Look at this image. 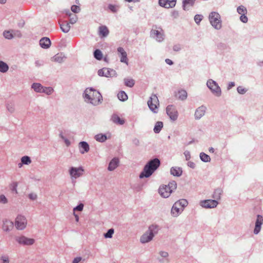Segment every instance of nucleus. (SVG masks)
I'll return each mask as SVG.
<instances>
[{"mask_svg":"<svg viewBox=\"0 0 263 263\" xmlns=\"http://www.w3.org/2000/svg\"><path fill=\"white\" fill-rule=\"evenodd\" d=\"M85 101L93 105H98L102 101V96L101 93L92 88H87L84 93Z\"/></svg>","mask_w":263,"mask_h":263,"instance_id":"1","label":"nucleus"},{"mask_svg":"<svg viewBox=\"0 0 263 263\" xmlns=\"http://www.w3.org/2000/svg\"><path fill=\"white\" fill-rule=\"evenodd\" d=\"M160 164L158 159L151 160L145 166L143 172L140 175V178L148 177L159 166Z\"/></svg>","mask_w":263,"mask_h":263,"instance_id":"2","label":"nucleus"},{"mask_svg":"<svg viewBox=\"0 0 263 263\" xmlns=\"http://www.w3.org/2000/svg\"><path fill=\"white\" fill-rule=\"evenodd\" d=\"M177 188V183L173 181L168 183L167 185H162L159 187V193L164 198L168 197Z\"/></svg>","mask_w":263,"mask_h":263,"instance_id":"3","label":"nucleus"},{"mask_svg":"<svg viewBox=\"0 0 263 263\" xmlns=\"http://www.w3.org/2000/svg\"><path fill=\"white\" fill-rule=\"evenodd\" d=\"M158 228L156 225H152L149 227L148 230L141 237L140 241L142 243H146L151 241L154 234L157 233Z\"/></svg>","mask_w":263,"mask_h":263,"instance_id":"4","label":"nucleus"},{"mask_svg":"<svg viewBox=\"0 0 263 263\" xmlns=\"http://www.w3.org/2000/svg\"><path fill=\"white\" fill-rule=\"evenodd\" d=\"M211 24L216 29H219L221 27V22L220 15L215 12H211L209 15Z\"/></svg>","mask_w":263,"mask_h":263,"instance_id":"5","label":"nucleus"},{"mask_svg":"<svg viewBox=\"0 0 263 263\" xmlns=\"http://www.w3.org/2000/svg\"><path fill=\"white\" fill-rule=\"evenodd\" d=\"M27 224V220L25 216L18 215L16 217L15 221V226L17 230H24L26 227Z\"/></svg>","mask_w":263,"mask_h":263,"instance_id":"6","label":"nucleus"},{"mask_svg":"<svg viewBox=\"0 0 263 263\" xmlns=\"http://www.w3.org/2000/svg\"><path fill=\"white\" fill-rule=\"evenodd\" d=\"M147 104L151 109L154 112H157V110L158 108V106L159 105V100L155 95H153L151 98L147 102Z\"/></svg>","mask_w":263,"mask_h":263,"instance_id":"7","label":"nucleus"},{"mask_svg":"<svg viewBox=\"0 0 263 263\" xmlns=\"http://www.w3.org/2000/svg\"><path fill=\"white\" fill-rule=\"evenodd\" d=\"M206 84L209 89L211 90L215 96H219L221 95L220 88L215 81L210 80L208 81Z\"/></svg>","mask_w":263,"mask_h":263,"instance_id":"8","label":"nucleus"},{"mask_svg":"<svg viewBox=\"0 0 263 263\" xmlns=\"http://www.w3.org/2000/svg\"><path fill=\"white\" fill-rule=\"evenodd\" d=\"M151 35L159 42L163 40V32L161 28L157 27L153 28L151 30Z\"/></svg>","mask_w":263,"mask_h":263,"instance_id":"9","label":"nucleus"},{"mask_svg":"<svg viewBox=\"0 0 263 263\" xmlns=\"http://www.w3.org/2000/svg\"><path fill=\"white\" fill-rule=\"evenodd\" d=\"M15 240L19 244L24 246L32 245L35 242L34 239L27 238L24 236L16 237Z\"/></svg>","mask_w":263,"mask_h":263,"instance_id":"10","label":"nucleus"},{"mask_svg":"<svg viewBox=\"0 0 263 263\" xmlns=\"http://www.w3.org/2000/svg\"><path fill=\"white\" fill-rule=\"evenodd\" d=\"M84 172L82 166L79 167H71L69 170V174L71 177L77 178L81 176Z\"/></svg>","mask_w":263,"mask_h":263,"instance_id":"11","label":"nucleus"},{"mask_svg":"<svg viewBox=\"0 0 263 263\" xmlns=\"http://www.w3.org/2000/svg\"><path fill=\"white\" fill-rule=\"evenodd\" d=\"M166 113L171 120L173 121L177 120L178 113L175 107L173 105H168L166 107Z\"/></svg>","mask_w":263,"mask_h":263,"instance_id":"12","label":"nucleus"},{"mask_svg":"<svg viewBox=\"0 0 263 263\" xmlns=\"http://www.w3.org/2000/svg\"><path fill=\"white\" fill-rule=\"evenodd\" d=\"M200 204L205 208H214L216 207L218 202L216 200H205L200 201Z\"/></svg>","mask_w":263,"mask_h":263,"instance_id":"13","label":"nucleus"},{"mask_svg":"<svg viewBox=\"0 0 263 263\" xmlns=\"http://www.w3.org/2000/svg\"><path fill=\"white\" fill-rule=\"evenodd\" d=\"M13 227L14 223L12 221L8 219H5L3 221L2 228L4 231L9 232L13 229Z\"/></svg>","mask_w":263,"mask_h":263,"instance_id":"14","label":"nucleus"},{"mask_svg":"<svg viewBox=\"0 0 263 263\" xmlns=\"http://www.w3.org/2000/svg\"><path fill=\"white\" fill-rule=\"evenodd\" d=\"M159 3L165 8H173L176 5V0H159Z\"/></svg>","mask_w":263,"mask_h":263,"instance_id":"15","label":"nucleus"},{"mask_svg":"<svg viewBox=\"0 0 263 263\" xmlns=\"http://www.w3.org/2000/svg\"><path fill=\"white\" fill-rule=\"evenodd\" d=\"M115 73L113 69L106 68L99 69L98 71V75L101 77H110Z\"/></svg>","mask_w":263,"mask_h":263,"instance_id":"16","label":"nucleus"},{"mask_svg":"<svg viewBox=\"0 0 263 263\" xmlns=\"http://www.w3.org/2000/svg\"><path fill=\"white\" fill-rule=\"evenodd\" d=\"M263 222V218L261 216L258 215L256 221L255 223V227L254 230V233L255 234H257L261 229V226L262 225Z\"/></svg>","mask_w":263,"mask_h":263,"instance_id":"17","label":"nucleus"},{"mask_svg":"<svg viewBox=\"0 0 263 263\" xmlns=\"http://www.w3.org/2000/svg\"><path fill=\"white\" fill-rule=\"evenodd\" d=\"M119 160L117 158H114L109 162L108 170L112 171L115 170L119 165Z\"/></svg>","mask_w":263,"mask_h":263,"instance_id":"18","label":"nucleus"},{"mask_svg":"<svg viewBox=\"0 0 263 263\" xmlns=\"http://www.w3.org/2000/svg\"><path fill=\"white\" fill-rule=\"evenodd\" d=\"M183 208L179 205L178 203L175 202L172 208V213L174 216H177L183 211Z\"/></svg>","mask_w":263,"mask_h":263,"instance_id":"19","label":"nucleus"},{"mask_svg":"<svg viewBox=\"0 0 263 263\" xmlns=\"http://www.w3.org/2000/svg\"><path fill=\"white\" fill-rule=\"evenodd\" d=\"M40 45L41 47L47 49L50 47L51 45V41L48 37H44L40 40Z\"/></svg>","mask_w":263,"mask_h":263,"instance_id":"20","label":"nucleus"},{"mask_svg":"<svg viewBox=\"0 0 263 263\" xmlns=\"http://www.w3.org/2000/svg\"><path fill=\"white\" fill-rule=\"evenodd\" d=\"M80 152L83 154L87 153L89 151V146L88 144L85 141H82L79 143Z\"/></svg>","mask_w":263,"mask_h":263,"instance_id":"21","label":"nucleus"},{"mask_svg":"<svg viewBox=\"0 0 263 263\" xmlns=\"http://www.w3.org/2000/svg\"><path fill=\"white\" fill-rule=\"evenodd\" d=\"M59 24L60 28L63 32L67 33L69 32L71 27L67 22L64 21L62 23L59 22Z\"/></svg>","mask_w":263,"mask_h":263,"instance_id":"22","label":"nucleus"},{"mask_svg":"<svg viewBox=\"0 0 263 263\" xmlns=\"http://www.w3.org/2000/svg\"><path fill=\"white\" fill-rule=\"evenodd\" d=\"M118 52L120 54L121 62L127 63V54L122 47H118L117 49Z\"/></svg>","mask_w":263,"mask_h":263,"instance_id":"23","label":"nucleus"},{"mask_svg":"<svg viewBox=\"0 0 263 263\" xmlns=\"http://www.w3.org/2000/svg\"><path fill=\"white\" fill-rule=\"evenodd\" d=\"M111 120L115 124L123 125L125 121L123 119H121L117 114H113L111 118Z\"/></svg>","mask_w":263,"mask_h":263,"instance_id":"24","label":"nucleus"},{"mask_svg":"<svg viewBox=\"0 0 263 263\" xmlns=\"http://www.w3.org/2000/svg\"><path fill=\"white\" fill-rule=\"evenodd\" d=\"M205 107L204 106H201L199 107L195 111V116L196 119H200L205 114Z\"/></svg>","mask_w":263,"mask_h":263,"instance_id":"25","label":"nucleus"},{"mask_svg":"<svg viewBox=\"0 0 263 263\" xmlns=\"http://www.w3.org/2000/svg\"><path fill=\"white\" fill-rule=\"evenodd\" d=\"M171 173L173 176L179 177L181 175L182 171L181 168L179 167H172L171 169Z\"/></svg>","mask_w":263,"mask_h":263,"instance_id":"26","label":"nucleus"},{"mask_svg":"<svg viewBox=\"0 0 263 263\" xmlns=\"http://www.w3.org/2000/svg\"><path fill=\"white\" fill-rule=\"evenodd\" d=\"M99 35L103 37L107 36L109 34V30L105 26H101L99 28Z\"/></svg>","mask_w":263,"mask_h":263,"instance_id":"27","label":"nucleus"},{"mask_svg":"<svg viewBox=\"0 0 263 263\" xmlns=\"http://www.w3.org/2000/svg\"><path fill=\"white\" fill-rule=\"evenodd\" d=\"M64 58L62 53H59L52 58V61L61 63L63 61Z\"/></svg>","mask_w":263,"mask_h":263,"instance_id":"28","label":"nucleus"},{"mask_svg":"<svg viewBox=\"0 0 263 263\" xmlns=\"http://www.w3.org/2000/svg\"><path fill=\"white\" fill-rule=\"evenodd\" d=\"M7 110L11 114L14 112L15 110V104L12 102H8L6 104Z\"/></svg>","mask_w":263,"mask_h":263,"instance_id":"29","label":"nucleus"},{"mask_svg":"<svg viewBox=\"0 0 263 263\" xmlns=\"http://www.w3.org/2000/svg\"><path fill=\"white\" fill-rule=\"evenodd\" d=\"M32 88L34 89V90L37 92H42L43 90V87L40 83H34L32 85Z\"/></svg>","mask_w":263,"mask_h":263,"instance_id":"30","label":"nucleus"},{"mask_svg":"<svg viewBox=\"0 0 263 263\" xmlns=\"http://www.w3.org/2000/svg\"><path fill=\"white\" fill-rule=\"evenodd\" d=\"M176 96L179 99L183 100L187 98V92L184 90H181L178 92Z\"/></svg>","mask_w":263,"mask_h":263,"instance_id":"31","label":"nucleus"},{"mask_svg":"<svg viewBox=\"0 0 263 263\" xmlns=\"http://www.w3.org/2000/svg\"><path fill=\"white\" fill-rule=\"evenodd\" d=\"M163 124L162 122L158 121L156 122L154 128V131L155 133H159L162 128Z\"/></svg>","mask_w":263,"mask_h":263,"instance_id":"32","label":"nucleus"},{"mask_svg":"<svg viewBox=\"0 0 263 263\" xmlns=\"http://www.w3.org/2000/svg\"><path fill=\"white\" fill-rule=\"evenodd\" d=\"M70 17L69 22L71 24L76 23L78 20V17L76 14L71 13L69 11L66 13Z\"/></svg>","mask_w":263,"mask_h":263,"instance_id":"33","label":"nucleus"},{"mask_svg":"<svg viewBox=\"0 0 263 263\" xmlns=\"http://www.w3.org/2000/svg\"><path fill=\"white\" fill-rule=\"evenodd\" d=\"M9 69L8 65L2 61H0V72L5 73Z\"/></svg>","mask_w":263,"mask_h":263,"instance_id":"34","label":"nucleus"},{"mask_svg":"<svg viewBox=\"0 0 263 263\" xmlns=\"http://www.w3.org/2000/svg\"><path fill=\"white\" fill-rule=\"evenodd\" d=\"M117 96L119 100L121 101H125L128 99L127 95L124 91H120Z\"/></svg>","mask_w":263,"mask_h":263,"instance_id":"35","label":"nucleus"},{"mask_svg":"<svg viewBox=\"0 0 263 263\" xmlns=\"http://www.w3.org/2000/svg\"><path fill=\"white\" fill-rule=\"evenodd\" d=\"M95 139L97 141H99L100 142H103L106 140L107 137H106V135L100 134H98V135H96Z\"/></svg>","mask_w":263,"mask_h":263,"instance_id":"36","label":"nucleus"},{"mask_svg":"<svg viewBox=\"0 0 263 263\" xmlns=\"http://www.w3.org/2000/svg\"><path fill=\"white\" fill-rule=\"evenodd\" d=\"M222 193V190L221 189H217L215 190L214 192V194L213 195V198L216 200L220 199V196H221Z\"/></svg>","mask_w":263,"mask_h":263,"instance_id":"37","label":"nucleus"},{"mask_svg":"<svg viewBox=\"0 0 263 263\" xmlns=\"http://www.w3.org/2000/svg\"><path fill=\"white\" fill-rule=\"evenodd\" d=\"M21 162L23 164L28 165L31 163V160L29 156H25L22 157Z\"/></svg>","mask_w":263,"mask_h":263,"instance_id":"38","label":"nucleus"},{"mask_svg":"<svg viewBox=\"0 0 263 263\" xmlns=\"http://www.w3.org/2000/svg\"><path fill=\"white\" fill-rule=\"evenodd\" d=\"M237 12L240 15L247 14V10L243 6H240L237 9Z\"/></svg>","mask_w":263,"mask_h":263,"instance_id":"39","label":"nucleus"},{"mask_svg":"<svg viewBox=\"0 0 263 263\" xmlns=\"http://www.w3.org/2000/svg\"><path fill=\"white\" fill-rule=\"evenodd\" d=\"M95 58L98 60H100L102 59V53L99 49H96L93 53Z\"/></svg>","mask_w":263,"mask_h":263,"instance_id":"40","label":"nucleus"},{"mask_svg":"<svg viewBox=\"0 0 263 263\" xmlns=\"http://www.w3.org/2000/svg\"><path fill=\"white\" fill-rule=\"evenodd\" d=\"M195 0H183V8L185 10L186 7L189 6H193L194 4Z\"/></svg>","mask_w":263,"mask_h":263,"instance_id":"41","label":"nucleus"},{"mask_svg":"<svg viewBox=\"0 0 263 263\" xmlns=\"http://www.w3.org/2000/svg\"><path fill=\"white\" fill-rule=\"evenodd\" d=\"M200 159L204 162H209L210 161V157L209 155L204 153H201L200 155Z\"/></svg>","mask_w":263,"mask_h":263,"instance_id":"42","label":"nucleus"},{"mask_svg":"<svg viewBox=\"0 0 263 263\" xmlns=\"http://www.w3.org/2000/svg\"><path fill=\"white\" fill-rule=\"evenodd\" d=\"M1 263H9V257L7 255H2L0 257Z\"/></svg>","mask_w":263,"mask_h":263,"instance_id":"43","label":"nucleus"},{"mask_svg":"<svg viewBox=\"0 0 263 263\" xmlns=\"http://www.w3.org/2000/svg\"><path fill=\"white\" fill-rule=\"evenodd\" d=\"M114 233V230L113 229H110L108 230L107 233L104 234V236L106 238H112Z\"/></svg>","mask_w":263,"mask_h":263,"instance_id":"44","label":"nucleus"},{"mask_svg":"<svg viewBox=\"0 0 263 263\" xmlns=\"http://www.w3.org/2000/svg\"><path fill=\"white\" fill-rule=\"evenodd\" d=\"M108 8L111 12L115 13L119 10V7L117 5L109 4L108 5Z\"/></svg>","mask_w":263,"mask_h":263,"instance_id":"45","label":"nucleus"},{"mask_svg":"<svg viewBox=\"0 0 263 263\" xmlns=\"http://www.w3.org/2000/svg\"><path fill=\"white\" fill-rule=\"evenodd\" d=\"M17 185H18V184L16 182H13L10 185V187L11 190L12 192H14L16 194L17 193Z\"/></svg>","mask_w":263,"mask_h":263,"instance_id":"46","label":"nucleus"},{"mask_svg":"<svg viewBox=\"0 0 263 263\" xmlns=\"http://www.w3.org/2000/svg\"><path fill=\"white\" fill-rule=\"evenodd\" d=\"M3 35L4 37L7 39H11L13 37L12 33H11L9 31H5L3 32Z\"/></svg>","mask_w":263,"mask_h":263,"instance_id":"47","label":"nucleus"},{"mask_svg":"<svg viewBox=\"0 0 263 263\" xmlns=\"http://www.w3.org/2000/svg\"><path fill=\"white\" fill-rule=\"evenodd\" d=\"M176 203H178L179 205L181 206L182 208L183 209L185 206H186L187 205V201L185 199H181L177 202Z\"/></svg>","mask_w":263,"mask_h":263,"instance_id":"48","label":"nucleus"},{"mask_svg":"<svg viewBox=\"0 0 263 263\" xmlns=\"http://www.w3.org/2000/svg\"><path fill=\"white\" fill-rule=\"evenodd\" d=\"M203 16L201 15L197 14L194 17V20L197 24H199L202 20Z\"/></svg>","mask_w":263,"mask_h":263,"instance_id":"49","label":"nucleus"},{"mask_svg":"<svg viewBox=\"0 0 263 263\" xmlns=\"http://www.w3.org/2000/svg\"><path fill=\"white\" fill-rule=\"evenodd\" d=\"M43 90L42 92L46 93L47 95H50L52 93L53 91V89L51 87H48V88H44L43 87Z\"/></svg>","mask_w":263,"mask_h":263,"instance_id":"50","label":"nucleus"},{"mask_svg":"<svg viewBox=\"0 0 263 263\" xmlns=\"http://www.w3.org/2000/svg\"><path fill=\"white\" fill-rule=\"evenodd\" d=\"M71 10L74 13H78L79 12L80 9V7L76 5H72L71 7Z\"/></svg>","mask_w":263,"mask_h":263,"instance_id":"51","label":"nucleus"},{"mask_svg":"<svg viewBox=\"0 0 263 263\" xmlns=\"http://www.w3.org/2000/svg\"><path fill=\"white\" fill-rule=\"evenodd\" d=\"M84 204L83 203H80L76 207L73 209V211H82L83 209Z\"/></svg>","mask_w":263,"mask_h":263,"instance_id":"52","label":"nucleus"},{"mask_svg":"<svg viewBox=\"0 0 263 263\" xmlns=\"http://www.w3.org/2000/svg\"><path fill=\"white\" fill-rule=\"evenodd\" d=\"M0 202L4 204L8 202V200L4 195H0Z\"/></svg>","mask_w":263,"mask_h":263,"instance_id":"53","label":"nucleus"},{"mask_svg":"<svg viewBox=\"0 0 263 263\" xmlns=\"http://www.w3.org/2000/svg\"><path fill=\"white\" fill-rule=\"evenodd\" d=\"M240 20L243 23H247L248 22V17H247L246 14L241 15Z\"/></svg>","mask_w":263,"mask_h":263,"instance_id":"54","label":"nucleus"},{"mask_svg":"<svg viewBox=\"0 0 263 263\" xmlns=\"http://www.w3.org/2000/svg\"><path fill=\"white\" fill-rule=\"evenodd\" d=\"M29 198L32 200H35L37 198V195L34 193H30L29 194Z\"/></svg>","mask_w":263,"mask_h":263,"instance_id":"55","label":"nucleus"},{"mask_svg":"<svg viewBox=\"0 0 263 263\" xmlns=\"http://www.w3.org/2000/svg\"><path fill=\"white\" fill-rule=\"evenodd\" d=\"M237 91L240 94H243L246 92L245 89L241 86L238 87Z\"/></svg>","mask_w":263,"mask_h":263,"instance_id":"56","label":"nucleus"},{"mask_svg":"<svg viewBox=\"0 0 263 263\" xmlns=\"http://www.w3.org/2000/svg\"><path fill=\"white\" fill-rule=\"evenodd\" d=\"M125 84L127 86L132 87V81L130 80L125 79Z\"/></svg>","mask_w":263,"mask_h":263,"instance_id":"57","label":"nucleus"},{"mask_svg":"<svg viewBox=\"0 0 263 263\" xmlns=\"http://www.w3.org/2000/svg\"><path fill=\"white\" fill-rule=\"evenodd\" d=\"M81 260V257H77L73 259L72 263H79Z\"/></svg>","mask_w":263,"mask_h":263,"instance_id":"58","label":"nucleus"},{"mask_svg":"<svg viewBox=\"0 0 263 263\" xmlns=\"http://www.w3.org/2000/svg\"><path fill=\"white\" fill-rule=\"evenodd\" d=\"M165 62H166L167 64H168V65H172V64H173V63L172 61L171 60L169 59H166L165 60Z\"/></svg>","mask_w":263,"mask_h":263,"instance_id":"59","label":"nucleus"},{"mask_svg":"<svg viewBox=\"0 0 263 263\" xmlns=\"http://www.w3.org/2000/svg\"><path fill=\"white\" fill-rule=\"evenodd\" d=\"M160 255L164 257H167L168 256V253L166 252H160Z\"/></svg>","mask_w":263,"mask_h":263,"instance_id":"60","label":"nucleus"},{"mask_svg":"<svg viewBox=\"0 0 263 263\" xmlns=\"http://www.w3.org/2000/svg\"><path fill=\"white\" fill-rule=\"evenodd\" d=\"M35 64L37 66H40L43 64L42 62L39 60L35 61Z\"/></svg>","mask_w":263,"mask_h":263,"instance_id":"61","label":"nucleus"},{"mask_svg":"<svg viewBox=\"0 0 263 263\" xmlns=\"http://www.w3.org/2000/svg\"><path fill=\"white\" fill-rule=\"evenodd\" d=\"M172 16L174 18H176L178 16V13L177 12L174 11L172 13Z\"/></svg>","mask_w":263,"mask_h":263,"instance_id":"62","label":"nucleus"},{"mask_svg":"<svg viewBox=\"0 0 263 263\" xmlns=\"http://www.w3.org/2000/svg\"><path fill=\"white\" fill-rule=\"evenodd\" d=\"M64 141H65V142L67 146H68V145H70V141H69V140H68L67 138H65L64 139Z\"/></svg>","mask_w":263,"mask_h":263,"instance_id":"63","label":"nucleus"},{"mask_svg":"<svg viewBox=\"0 0 263 263\" xmlns=\"http://www.w3.org/2000/svg\"><path fill=\"white\" fill-rule=\"evenodd\" d=\"M73 214L76 218V221L78 222L79 219V216L77 214H76L74 212L73 213Z\"/></svg>","mask_w":263,"mask_h":263,"instance_id":"64","label":"nucleus"}]
</instances>
